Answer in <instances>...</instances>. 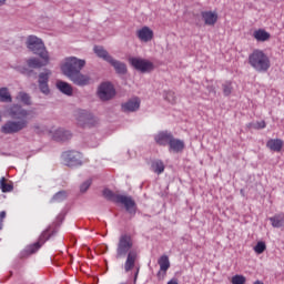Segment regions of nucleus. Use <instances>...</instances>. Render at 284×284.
<instances>
[{
	"mask_svg": "<svg viewBox=\"0 0 284 284\" xmlns=\"http://www.w3.org/2000/svg\"><path fill=\"white\" fill-rule=\"evenodd\" d=\"M26 43L28 50L39 58H29L26 60L27 65H17L14 67V70L29 79L32 77L37 79L38 77V88L40 92L48 95L50 94V85L48 83L52 77V70L45 68V65L50 64V53L48 52L43 40L37 36H29ZM40 68L44 69L38 74L34 70H40Z\"/></svg>",
	"mask_w": 284,
	"mask_h": 284,
	"instance_id": "nucleus-1",
	"label": "nucleus"
},
{
	"mask_svg": "<svg viewBox=\"0 0 284 284\" xmlns=\"http://www.w3.org/2000/svg\"><path fill=\"white\" fill-rule=\"evenodd\" d=\"M8 120L0 129L2 134H19L30 125V115L32 111L27 110L21 104H11L7 109Z\"/></svg>",
	"mask_w": 284,
	"mask_h": 284,
	"instance_id": "nucleus-2",
	"label": "nucleus"
},
{
	"mask_svg": "<svg viewBox=\"0 0 284 284\" xmlns=\"http://www.w3.org/2000/svg\"><path fill=\"white\" fill-rule=\"evenodd\" d=\"M132 247H134L132 235L122 234L119 239L115 258H123V256H126V261L124 263L125 272H132V270H134L136 258H139V253H136L135 250H132Z\"/></svg>",
	"mask_w": 284,
	"mask_h": 284,
	"instance_id": "nucleus-3",
	"label": "nucleus"
},
{
	"mask_svg": "<svg viewBox=\"0 0 284 284\" xmlns=\"http://www.w3.org/2000/svg\"><path fill=\"white\" fill-rule=\"evenodd\" d=\"M102 196H104L106 201H111V203H121L124 205V210L130 216H136V210H139V207L136 206V201H134L132 196L116 194L110 189H104L102 191Z\"/></svg>",
	"mask_w": 284,
	"mask_h": 284,
	"instance_id": "nucleus-4",
	"label": "nucleus"
},
{
	"mask_svg": "<svg viewBox=\"0 0 284 284\" xmlns=\"http://www.w3.org/2000/svg\"><path fill=\"white\" fill-rule=\"evenodd\" d=\"M248 63L251 68L256 70V72H267L272 63L270 62V57L265 54L262 50H254L248 55Z\"/></svg>",
	"mask_w": 284,
	"mask_h": 284,
	"instance_id": "nucleus-5",
	"label": "nucleus"
},
{
	"mask_svg": "<svg viewBox=\"0 0 284 284\" xmlns=\"http://www.w3.org/2000/svg\"><path fill=\"white\" fill-rule=\"evenodd\" d=\"M85 68V60L77 57H68L64 59V63L61 64L60 70L64 77H72L77 72H81Z\"/></svg>",
	"mask_w": 284,
	"mask_h": 284,
	"instance_id": "nucleus-6",
	"label": "nucleus"
},
{
	"mask_svg": "<svg viewBox=\"0 0 284 284\" xmlns=\"http://www.w3.org/2000/svg\"><path fill=\"white\" fill-rule=\"evenodd\" d=\"M50 230H51V226L45 229L40 234V236H39L37 242L26 246V248L20 253V257L21 258H28V256H32V254H37L38 250H41V247L45 244L47 241H50V235H48Z\"/></svg>",
	"mask_w": 284,
	"mask_h": 284,
	"instance_id": "nucleus-7",
	"label": "nucleus"
},
{
	"mask_svg": "<svg viewBox=\"0 0 284 284\" xmlns=\"http://www.w3.org/2000/svg\"><path fill=\"white\" fill-rule=\"evenodd\" d=\"M61 158L67 168H80V165H83V154L79 151H64Z\"/></svg>",
	"mask_w": 284,
	"mask_h": 284,
	"instance_id": "nucleus-8",
	"label": "nucleus"
},
{
	"mask_svg": "<svg viewBox=\"0 0 284 284\" xmlns=\"http://www.w3.org/2000/svg\"><path fill=\"white\" fill-rule=\"evenodd\" d=\"M98 97L100 101H112L116 97V89L110 81H104L98 87Z\"/></svg>",
	"mask_w": 284,
	"mask_h": 284,
	"instance_id": "nucleus-9",
	"label": "nucleus"
},
{
	"mask_svg": "<svg viewBox=\"0 0 284 284\" xmlns=\"http://www.w3.org/2000/svg\"><path fill=\"white\" fill-rule=\"evenodd\" d=\"M75 120L80 128H94L97 125V118L87 110L79 109L75 111Z\"/></svg>",
	"mask_w": 284,
	"mask_h": 284,
	"instance_id": "nucleus-10",
	"label": "nucleus"
},
{
	"mask_svg": "<svg viewBox=\"0 0 284 284\" xmlns=\"http://www.w3.org/2000/svg\"><path fill=\"white\" fill-rule=\"evenodd\" d=\"M129 63L132 65V68H134V70L141 72L142 74L153 72L154 70V63L146 59L130 58Z\"/></svg>",
	"mask_w": 284,
	"mask_h": 284,
	"instance_id": "nucleus-11",
	"label": "nucleus"
},
{
	"mask_svg": "<svg viewBox=\"0 0 284 284\" xmlns=\"http://www.w3.org/2000/svg\"><path fill=\"white\" fill-rule=\"evenodd\" d=\"M68 79L73 82V85H78L79 88H85V85H90V81H92L90 75L83 74L81 71L69 75Z\"/></svg>",
	"mask_w": 284,
	"mask_h": 284,
	"instance_id": "nucleus-12",
	"label": "nucleus"
},
{
	"mask_svg": "<svg viewBox=\"0 0 284 284\" xmlns=\"http://www.w3.org/2000/svg\"><path fill=\"white\" fill-rule=\"evenodd\" d=\"M158 264L160 265V271L156 276L160 281H163L168 274V270H170V257L168 255H162L158 260Z\"/></svg>",
	"mask_w": 284,
	"mask_h": 284,
	"instance_id": "nucleus-13",
	"label": "nucleus"
},
{
	"mask_svg": "<svg viewBox=\"0 0 284 284\" xmlns=\"http://www.w3.org/2000/svg\"><path fill=\"white\" fill-rule=\"evenodd\" d=\"M52 139L58 143H64L65 141H70V139H72V132L60 128L53 132Z\"/></svg>",
	"mask_w": 284,
	"mask_h": 284,
	"instance_id": "nucleus-14",
	"label": "nucleus"
},
{
	"mask_svg": "<svg viewBox=\"0 0 284 284\" xmlns=\"http://www.w3.org/2000/svg\"><path fill=\"white\" fill-rule=\"evenodd\" d=\"M109 64L115 70V74L119 77H125V74H128V64H125V62L112 58Z\"/></svg>",
	"mask_w": 284,
	"mask_h": 284,
	"instance_id": "nucleus-15",
	"label": "nucleus"
},
{
	"mask_svg": "<svg viewBox=\"0 0 284 284\" xmlns=\"http://www.w3.org/2000/svg\"><path fill=\"white\" fill-rule=\"evenodd\" d=\"M139 108H141V100L139 98H133L121 104L122 112H136Z\"/></svg>",
	"mask_w": 284,
	"mask_h": 284,
	"instance_id": "nucleus-16",
	"label": "nucleus"
},
{
	"mask_svg": "<svg viewBox=\"0 0 284 284\" xmlns=\"http://www.w3.org/2000/svg\"><path fill=\"white\" fill-rule=\"evenodd\" d=\"M136 37L140 39V41L148 43L154 39V31H152L150 27H143L142 29L138 30Z\"/></svg>",
	"mask_w": 284,
	"mask_h": 284,
	"instance_id": "nucleus-17",
	"label": "nucleus"
},
{
	"mask_svg": "<svg viewBox=\"0 0 284 284\" xmlns=\"http://www.w3.org/2000/svg\"><path fill=\"white\" fill-rule=\"evenodd\" d=\"M93 52L98 57V59H102V61H105L106 63H110L112 59H114L103 45H94Z\"/></svg>",
	"mask_w": 284,
	"mask_h": 284,
	"instance_id": "nucleus-18",
	"label": "nucleus"
},
{
	"mask_svg": "<svg viewBox=\"0 0 284 284\" xmlns=\"http://www.w3.org/2000/svg\"><path fill=\"white\" fill-rule=\"evenodd\" d=\"M55 87L59 90V92L65 94V97H72L74 94V89L72 88V84L65 81L58 80Z\"/></svg>",
	"mask_w": 284,
	"mask_h": 284,
	"instance_id": "nucleus-19",
	"label": "nucleus"
},
{
	"mask_svg": "<svg viewBox=\"0 0 284 284\" xmlns=\"http://www.w3.org/2000/svg\"><path fill=\"white\" fill-rule=\"evenodd\" d=\"M201 17L205 26H215L216 21H219V14L213 11H202Z\"/></svg>",
	"mask_w": 284,
	"mask_h": 284,
	"instance_id": "nucleus-20",
	"label": "nucleus"
},
{
	"mask_svg": "<svg viewBox=\"0 0 284 284\" xmlns=\"http://www.w3.org/2000/svg\"><path fill=\"white\" fill-rule=\"evenodd\" d=\"M173 136L174 135H172V133L168 131H162L155 136V142L158 143V145H170Z\"/></svg>",
	"mask_w": 284,
	"mask_h": 284,
	"instance_id": "nucleus-21",
	"label": "nucleus"
},
{
	"mask_svg": "<svg viewBox=\"0 0 284 284\" xmlns=\"http://www.w3.org/2000/svg\"><path fill=\"white\" fill-rule=\"evenodd\" d=\"M266 148H268V150H271V152H281V150H283V140L270 139L266 142Z\"/></svg>",
	"mask_w": 284,
	"mask_h": 284,
	"instance_id": "nucleus-22",
	"label": "nucleus"
},
{
	"mask_svg": "<svg viewBox=\"0 0 284 284\" xmlns=\"http://www.w3.org/2000/svg\"><path fill=\"white\" fill-rule=\"evenodd\" d=\"M169 148L170 150L176 153L183 152V150H185V142H183L182 140L172 138L169 144Z\"/></svg>",
	"mask_w": 284,
	"mask_h": 284,
	"instance_id": "nucleus-23",
	"label": "nucleus"
},
{
	"mask_svg": "<svg viewBox=\"0 0 284 284\" xmlns=\"http://www.w3.org/2000/svg\"><path fill=\"white\" fill-rule=\"evenodd\" d=\"M253 37L254 39H256V41L265 42V41H270L272 36L270 34V32L265 31L264 29H258L254 31Z\"/></svg>",
	"mask_w": 284,
	"mask_h": 284,
	"instance_id": "nucleus-24",
	"label": "nucleus"
},
{
	"mask_svg": "<svg viewBox=\"0 0 284 284\" xmlns=\"http://www.w3.org/2000/svg\"><path fill=\"white\" fill-rule=\"evenodd\" d=\"M151 170L155 174H163L165 172V164L161 160H155L151 162Z\"/></svg>",
	"mask_w": 284,
	"mask_h": 284,
	"instance_id": "nucleus-25",
	"label": "nucleus"
},
{
	"mask_svg": "<svg viewBox=\"0 0 284 284\" xmlns=\"http://www.w3.org/2000/svg\"><path fill=\"white\" fill-rule=\"evenodd\" d=\"M0 103H12V95L8 88H0Z\"/></svg>",
	"mask_w": 284,
	"mask_h": 284,
	"instance_id": "nucleus-26",
	"label": "nucleus"
},
{
	"mask_svg": "<svg viewBox=\"0 0 284 284\" xmlns=\"http://www.w3.org/2000/svg\"><path fill=\"white\" fill-rule=\"evenodd\" d=\"M268 221L271 222L273 227H284V214H276L273 217H270Z\"/></svg>",
	"mask_w": 284,
	"mask_h": 284,
	"instance_id": "nucleus-27",
	"label": "nucleus"
},
{
	"mask_svg": "<svg viewBox=\"0 0 284 284\" xmlns=\"http://www.w3.org/2000/svg\"><path fill=\"white\" fill-rule=\"evenodd\" d=\"M68 200V191L62 190L57 192L52 199H51V203H63V201Z\"/></svg>",
	"mask_w": 284,
	"mask_h": 284,
	"instance_id": "nucleus-28",
	"label": "nucleus"
},
{
	"mask_svg": "<svg viewBox=\"0 0 284 284\" xmlns=\"http://www.w3.org/2000/svg\"><path fill=\"white\" fill-rule=\"evenodd\" d=\"M0 190L6 194L8 192H12L14 190V185H12V183H7L6 178H1Z\"/></svg>",
	"mask_w": 284,
	"mask_h": 284,
	"instance_id": "nucleus-29",
	"label": "nucleus"
},
{
	"mask_svg": "<svg viewBox=\"0 0 284 284\" xmlns=\"http://www.w3.org/2000/svg\"><path fill=\"white\" fill-rule=\"evenodd\" d=\"M18 97L20 98V101L23 103V105H32V98L30 94L21 91L19 92Z\"/></svg>",
	"mask_w": 284,
	"mask_h": 284,
	"instance_id": "nucleus-30",
	"label": "nucleus"
},
{
	"mask_svg": "<svg viewBox=\"0 0 284 284\" xmlns=\"http://www.w3.org/2000/svg\"><path fill=\"white\" fill-rule=\"evenodd\" d=\"M266 123L265 120L262 121H257V122H251L247 124V128H250L251 130H263L266 128Z\"/></svg>",
	"mask_w": 284,
	"mask_h": 284,
	"instance_id": "nucleus-31",
	"label": "nucleus"
},
{
	"mask_svg": "<svg viewBox=\"0 0 284 284\" xmlns=\"http://www.w3.org/2000/svg\"><path fill=\"white\" fill-rule=\"evenodd\" d=\"M164 99L172 105L176 103V94L174 93V91H164Z\"/></svg>",
	"mask_w": 284,
	"mask_h": 284,
	"instance_id": "nucleus-32",
	"label": "nucleus"
},
{
	"mask_svg": "<svg viewBox=\"0 0 284 284\" xmlns=\"http://www.w3.org/2000/svg\"><path fill=\"white\" fill-rule=\"evenodd\" d=\"M265 250H267V245L263 241L257 242L256 245L254 246V252L256 254H263Z\"/></svg>",
	"mask_w": 284,
	"mask_h": 284,
	"instance_id": "nucleus-33",
	"label": "nucleus"
},
{
	"mask_svg": "<svg viewBox=\"0 0 284 284\" xmlns=\"http://www.w3.org/2000/svg\"><path fill=\"white\" fill-rule=\"evenodd\" d=\"M246 281H247V278H245L244 275H239V274H236V275H234V276L232 277L231 283H232V284H245Z\"/></svg>",
	"mask_w": 284,
	"mask_h": 284,
	"instance_id": "nucleus-34",
	"label": "nucleus"
},
{
	"mask_svg": "<svg viewBox=\"0 0 284 284\" xmlns=\"http://www.w3.org/2000/svg\"><path fill=\"white\" fill-rule=\"evenodd\" d=\"M90 185H92V180H87L80 185V192L83 194L90 190Z\"/></svg>",
	"mask_w": 284,
	"mask_h": 284,
	"instance_id": "nucleus-35",
	"label": "nucleus"
},
{
	"mask_svg": "<svg viewBox=\"0 0 284 284\" xmlns=\"http://www.w3.org/2000/svg\"><path fill=\"white\" fill-rule=\"evenodd\" d=\"M63 221H65V213H60V214L57 216V221L54 222L55 230H57L58 227H61V225L63 224Z\"/></svg>",
	"mask_w": 284,
	"mask_h": 284,
	"instance_id": "nucleus-36",
	"label": "nucleus"
},
{
	"mask_svg": "<svg viewBox=\"0 0 284 284\" xmlns=\"http://www.w3.org/2000/svg\"><path fill=\"white\" fill-rule=\"evenodd\" d=\"M222 87H223L224 97H230V94H232V84L226 83V84H223Z\"/></svg>",
	"mask_w": 284,
	"mask_h": 284,
	"instance_id": "nucleus-37",
	"label": "nucleus"
},
{
	"mask_svg": "<svg viewBox=\"0 0 284 284\" xmlns=\"http://www.w3.org/2000/svg\"><path fill=\"white\" fill-rule=\"evenodd\" d=\"M206 90H207L209 94L216 95V88H214V85H207Z\"/></svg>",
	"mask_w": 284,
	"mask_h": 284,
	"instance_id": "nucleus-38",
	"label": "nucleus"
},
{
	"mask_svg": "<svg viewBox=\"0 0 284 284\" xmlns=\"http://www.w3.org/2000/svg\"><path fill=\"white\" fill-rule=\"evenodd\" d=\"M33 131L36 134H43V129L39 124L33 125Z\"/></svg>",
	"mask_w": 284,
	"mask_h": 284,
	"instance_id": "nucleus-39",
	"label": "nucleus"
},
{
	"mask_svg": "<svg viewBox=\"0 0 284 284\" xmlns=\"http://www.w3.org/2000/svg\"><path fill=\"white\" fill-rule=\"evenodd\" d=\"M139 272H140V267H136V271L134 273V277H133V283L136 284V280L139 278Z\"/></svg>",
	"mask_w": 284,
	"mask_h": 284,
	"instance_id": "nucleus-40",
	"label": "nucleus"
},
{
	"mask_svg": "<svg viewBox=\"0 0 284 284\" xmlns=\"http://www.w3.org/2000/svg\"><path fill=\"white\" fill-rule=\"evenodd\" d=\"M168 284H179V280L178 278H172L168 282Z\"/></svg>",
	"mask_w": 284,
	"mask_h": 284,
	"instance_id": "nucleus-41",
	"label": "nucleus"
},
{
	"mask_svg": "<svg viewBox=\"0 0 284 284\" xmlns=\"http://www.w3.org/2000/svg\"><path fill=\"white\" fill-rule=\"evenodd\" d=\"M6 219V211L0 212V221H3Z\"/></svg>",
	"mask_w": 284,
	"mask_h": 284,
	"instance_id": "nucleus-42",
	"label": "nucleus"
},
{
	"mask_svg": "<svg viewBox=\"0 0 284 284\" xmlns=\"http://www.w3.org/2000/svg\"><path fill=\"white\" fill-rule=\"evenodd\" d=\"M54 234H57V229L53 230L51 233H48V236H50V239H52V236H54Z\"/></svg>",
	"mask_w": 284,
	"mask_h": 284,
	"instance_id": "nucleus-43",
	"label": "nucleus"
},
{
	"mask_svg": "<svg viewBox=\"0 0 284 284\" xmlns=\"http://www.w3.org/2000/svg\"><path fill=\"white\" fill-rule=\"evenodd\" d=\"M253 284H265V283H263V282L260 281V280H256Z\"/></svg>",
	"mask_w": 284,
	"mask_h": 284,
	"instance_id": "nucleus-44",
	"label": "nucleus"
},
{
	"mask_svg": "<svg viewBox=\"0 0 284 284\" xmlns=\"http://www.w3.org/2000/svg\"><path fill=\"white\" fill-rule=\"evenodd\" d=\"M6 6V0H0V7Z\"/></svg>",
	"mask_w": 284,
	"mask_h": 284,
	"instance_id": "nucleus-45",
	"label": "nucleus"
},
{
	"mask_svg": "<svg viewBox=\"0 0 284 284\" xmlns=\"http://www.w3.org/2000/svg\"><path fill=\"white\" fill-rule=\"evenodd\" d=\"M0 230H3V221L0 220Z\"/></svg>",
	"mask_w": 284,
	"mask_h": 284,
	"instance_id": "nucleus-46",
	"label": "nucleus"
},
{
	"mask_svg": "<svg viewBox=\"0 0 284 284\" xmlns=\"http://www.w3.org/2000/svg\"><path fill=\"white\" fill-rule=\"evenodd\" d=\"M104 252H108V245L104 246Z\"/></svg>",
	"mask_w": 284,
	"mask_h": 284,
	"instance_id": "nucleus-47",
	"label": "nucleus"
},
{
	"mask_svg": "<svg viewBox=\"0 0 284 284\" xmlns=\"http://www.w3.org/2000/svg\"><path fill=\"white\" fill-rule=\"evenodd\" d=\"M1 120H2V115H1V113H0V122H1Z\"/></svg>",
	"mask_w": 284,
	"mask_h": 284,
	"instance_id": "nucleus-48",
	"label": "nucleus"
}]
</instances>
